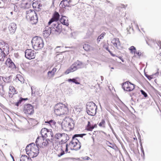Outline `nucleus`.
Segmentation results:
<instances>
[{"label":"nucleus","mask_w":161,"mask_h":161,"mask_svg":"<svg viewBox=\"0 0 161 161\" xmlns=\"http://www.w3.org/2000/svg\"><path fill=\"white\" fill-rule=\"evenodd\" d=\"M31 43L33 48L36 50L41 49L44 46V42L42 39L40 37L35 36L32 39Z\"/></svg>","instance_id":"f257e3e1"},{"label":"nucleus","mask_w":161,"mask_h":161,"mask_svg":"<svg viewBox=\"0 0 161 161\" xmlns=\"http://www.w3.org/2000/svg\"><path fill=\"white\" fill-rule=\"evenodd\" d=\"M26 18L32 24H36L38 22V19L35 11L33 10H29L26 12Z\"/></svg>","instance_id":"f03ea898"},{"label":"nucleus","mask_w":161,"mask_h":161,"mask_svg":"<svg viewBox=\"0 0 161 161\" xmlns=\"http://www.w3.org/2000/svg\"><path fill=\"white\" fill-rule=\"evenodd\" d=\"M40 132L42 135V137L40 138H41L42 140L41 141H40V143L41 144L42 146V145H43L45 147L48 146L50 147H54V143L52 142V139H51V140L49 139H47L45 140L44 138H46V136H47V133H45L44 132L45 131Z\"/></svg>","instance_id":"7ed1b4c3"},{"label":"nucleus","mask_w":161,"mask_h":161,"mask_svg":"<svg viewBox=\"0 0 161 161\" xmlns=\"http://www.w3.org/2000/svg\"><path fill=\"white\" fill-rule=\"evenodd\" d=\"M71 119L68 117H66L62 124V128L64 131H70L74 127V125L71 123Z\"/></svg>","instance_id":"20e7f679"},{"label":"nucleus","mask_w":161,"mask_h":161,"mask_svg":"<svg viewBox=\"0 0 161 161\" xmlns=\"http://www.w3.org/2000/svg\"><path fill=\"white\" fill-rule=\"evenodd\" d=\"M83 66V63L77 60L65 72V74H68L71 72H73L77 70L78 69L81 68Z\"/></svg>","instance_id":"39448f33"},{"label":"nucleus","mask_w":161,"mask_h":161,"mask_svg":"<svg viewBox=\"0 0 161 161\" xmlns=\"http://www.w3.org/2000/svg\"><path fill=\"white\" fill-rule=\"evenodd\" d=\"M42 139L40 137H38L37 138L35 143H33L32 145H31V149L33 153H35V156L36 157L39 153V147H41L42 145L40 143V141H42Z\"/></svg>","instance_id":"423d86ee"},{"label":"nucleus","mask_w":161,"mask_h":161,"mask_svg":"<svg viewBox=\"0 0 161 161\" xmlns=\"http://www.w3.org/2000/svg\"><path fill=\"white\" fill-rule=\"evenodd\" d=\"M97 109V106L93 102H89L87 104L86 111L90 115H94L96 113Z\"/></svg>","instance_id":"0eeeda50"},{"label":"nucleus","mask_w":161,"mask_h":161,"mask_svg":"<svg viewBox=\"0 0 161 161\" xmlns=\"http://www.w3.org/2000/svg\"><path fill=\"white\" fill-rule=\"evenodd\" d=\"M76 137H72V140L69 144L71 149L72 150H78L80 149L81 146V143Z\"/></svg>","instance_id":"6e6552de"},{"label":"nucleus","mask_w":161,"mask_h":161,"mask_svg":"<svg viewBox=\"0 0 161 161\" xmlns=\"http://www.w3.org/2000/svg\"><path fill=\"white\" fill-rule=\"evenodd\" d=\"M23 111L24 113L27 115H32L34 113V107L31 104H25L23 108Z\"/></svg>","instance_id":"1a4fd4ad"},{"label":"nucleus","mask_w":161,"mask_h":161,"mask_svg":"<svg viewBox=\"0 0 161 161\" xmlns=\"http://www.w3.org/2000/svg\"><path fill=\"white\" fill-rule=\"evenodd\" d=\"M25 57L29 59H34L36 56L34 51L31 49H27L25 51Z\"/></svg>","instance_id":"9d476101"},{"label":"nucleus","mask_w":161,"mask_h":161,"mask_svg":"<svg viewBox=\"0 0 161 161\" xmlns=\"http://www.w3.org/2000/svg\"><path fill=\"white\" fill-rule=\"evenodd\" d=\"M122 87L124 90L127 91H132L135 88L134 85L129 81H126L122 85Z\"/></svg>","instance_id":"9b49d317"},{"label":"nucleus","mask_w":161,"mask_h":161,"mask_svg":"<svg viewBox=\"0 0 161 161\" xmlns=\"http://www.w3.org/2000/svg\"><path fill=\"white\" fill-rule=\"evenodd\" d=\"M33 144V143L29 144L26 146L25 148L26 153L31 158L36 157L35 156V153L32 151L31 147V145H32Z\"/></svg>","instance_id":"f8f14e48"},{"label":"nucleus","mask_w":161,"mask_h":161,"mask_svg":"<svg viewBox=\"0 0 161 161\" xmlns=\"http://www.w3.org/2000/svg\"><path fill=\"white\" fill-rule=\"evenodd\" d=\"M59 17L60 15L59 13L56 11L54 12L53 14L52 18L48 23V25H50L53 22H57L58 21L59 19Z\"/></svg>","instance_id":"ddd939ff"},{"label":"nucleus","mask_w":161,"mask_h":161,"mask_svg":"<svg viewBox=\"0 0 161 161\" xmlns=\"http://www.w3.org/2000/svg\"><path fill=\"white\" fill-rule=\"evenodd\" d=\"M61 105L62 108L60 115L67 114L69 112L68 105L67 104H65L62 103Z\"/></svg>","instance_id":"4468645a"},{"label":"nucleus","mask_w":161,"mask_h":161,"mask_svg":"<svg viewBox=\"0 0 161 161\" xmlns=\"http://www.w3.org/2000/svg\"><path fill=\"white\" fill-rule=\"evenodd\" d=\"M52 27L54 29L55 31L58 33H60L62 31V27L61 25L57 22L53 24Z\"/></svg>","instance_id":"2eb2a0df"},{"label":"nucleus","mask_w":161,"mask_h":161,"mask_svg":"<svg viewBox=\"0 0 161 161\" xmlns=\"http://www.w3.org/2000/svg\"><path fill=\"white\" fill-rule=\"evenodd\" d=\"M62 103H58L56 104L54 107V113L57 115L60 116L62 108Z\"/></svg>","instance_id":"dca6fc26"},{"label":"nucleus","mask_w":161,"mask_h":161,"mask_svg":"<svg viewBox=\"0 0 161 161\" xmlns=\"http://www.w3.org/2000/svg\"><path fill=\"white\" fill-rule=\"evenodd\" d=\"M18 93L14 87L10 86L9 87L8 96L10 97H12L13 96Z\"/></svg>","instance_id":"f3484780"},{"label":"nucleus","mask_w":161,"mask_h":161,"mask_svg":"<svg viewBox=\"0 0 161 161\" xmlns=\"http://www.w3.org/2000/svg\"><path fill=\"white\" fill-rule=\"evenodd\" d=\"M5 64L8 67L12 69H14L16 68L15 64L10 58L7 59Z\"/></svg>","instance_id":"a211bd4d"},{"label":"nucleus","mask_w":161,"mask_h":161,"mask_svg":"<svg viewBox=\"0 0 161 161\" xmlns=\"http://www.w3.org/2000/svg\"><path fill=\"white\" fill-rule=\"evenodd\" d=\"M97 127V125L94 124L92 122L88 121V124L86 126V129L88 131H92L94 128Z\"/></svg>","instance_id":"6ab92c4d"},{"label":"nucleus","mask_w":161,"mask_h":161,"mask_svg":"<svg viewBox=\"0 0 161 161\" xmlns=\"http://www.w3.org/2000/svg\"><path fill=\"white\" fill-rule=\"evenodd\" d=\"M51 32V29L48 26L46 27L43 32V35L44 37L47 38L50 35Z\"/></svg>","instance_id":"aec40b11"},{"label":"nucleus","mask_w":161,"mask_h":161,"mask_svg":"<svg viewBox=\"0 0 161 161\" xmlns=\"http://www.w3.org/2000/svg\"><path fill=\"white\" fill-rule=\"evenodd\" d=\"M60 21L63 25L68 26L69 25V22L67 17L64 16H62L60 19Z\"/></svg>","instance_id":"412c9836"},{"label":"nucleus","mask_w":161,"mask_h":161,"mask_svg":"<svg viewBox=\"0 0 161 161\" xmlns=\"http://www.w3.org/2000/svg\"><path fill=\"white\" fill-rule=\"evenodd\" d=\"M32 6L35 10L39 11L40 10V7H41L42 5L37 0H34L33 1Z\"/></svg>","instance_id":"4be33fe9"},{"label":"nucleus","mask_w":161,"mask_h":161,"mask_svg":"<svg viewBox=\"0 0 161 161\" xmlns=\"http://www.w3.org/2000/svg\"><path fill=\"white\" fill-rule=\"evenodd\" d=\"M8 29L11 33H14L16 29V25L14 23H11L8 27Z\"/></svg>","instance_id":"5701e85b"},{"label":"nucleus","mask_w":161,"mask_h":161,"mask_svg":"<svg viewBox=\"0 0 161 161\" xmlns=\"http://www.w3.org/2000/svg\"><path fill=\"white\" fill-rule=\"evenodd\" d=\"M72 2L71 0H69L68 1L67 0H62L60 3V5L63 8H65L66 7H69V3Z\"/></svg>","instance_id":"b1692460"},{"label":"nucleus","mask_w":161,"mask_h":161,"mask_svg":"<svg viewBox=\"0 0 161 161\" xmlns=\"http://www.w3.org/2000/svg\"><path fill=\"white\" fill-rule=\"evenodd\" d=\"M56 71V68H54L51 71H49L47 72V75L48 77L49 78H51L53 77Z\"/></svg>","instance_id":"393cba45"},{"label":"nucleus","mask_w":161,"mask_h":161,"mask_svg":"<svg viewBox=\"0 0 161 161\" xmlns=\"http://www.w3.org/2000/svg\"><path fill=\"white\" fill-rule=\"evenodd\" d=\"M112 43L114 46L116 47L120 45V42L119 39L118 38H114L112 42Z\"/></svg>","instance_id":"a878e982"},{"label":"nucleus","mask_w":161,"mask_h":161,"mask_svg":"<svg viewBox=\"0 0 161 161\" xmlns=\"http://www.w3.org/2000/svg\"><path fill=\"white\" fill-rule=\"evenodd\" d=\"M20 161H32V159L26 155H22L20 158Z\"/></svg>","instance_id":"bb28decb"},{"label":"nucleus","mask_w":161,"mask_h":161,"mask_svg":"<svg viewBox=\"0 0 161 161\" xmlns=\"http://www.w3.org/2000/svg\"><path fill=\"white\" fill-rule=\"evenodd\" d=\"M147 42L149 45L152 47L155 45V42L153 39H149L147 40Z\"/></svg>","instance_id":"cd10ccee"},{"label":"nucleus","mask_w":161,"mask_h":161,"mask_svg":"<svg viewBox=\"0 0 161 161\" xmlns=\"http://www.w3.org/2000/svg\"><path fill=\"white\" fill-rule=\"evenodd\" d=\"M61 138L62 139L61 140H63L64 141H65L67 142L69 139V137L67 134L62 133Z\"/></svg>","instance_id":"c85d7f7f"},{"label":"nucleus","mask_w":161,"mask_h":161,"mask_svg":"<svg viewBox=\"0 0 161 161\" xmlns=\"http://www.w3.org/2000/svg\"><path fill=\"white\" fill-rule=\"evenodd\" d=\"M159 74V73L157 72L154 74H153L152 75H148L147 74H145V76L147 77V78L149 80H151L152 79L154 78H155L154 77V76L155 75H158Z\"/></svg>","instance_id":"c756f323"},{"label":"nucleus","mask_w":161,"mask_h":161,"mask_svg":"<svg viewBox=\"0 0 161 161\" xmlns=\"http://www.w3.org/2000/svg\"><path fill=\"white\" fill-rule=\"evenodd\" d=\"M83 48L86 51H89L91 49V46L88 44H85L83 45Z\"/></svg>","instance_id":"7c9ffc66"},{"label":"nucleus","mask_w":161,"mask_h":161,"mask_svg":"<svg viewBox=\"0 0 161 161\" xmlns=\"http://www.w3.org/2000/svg\"><path fill=\"white\" fill-rule=\"evenodd\" d=\"M5 93V91L4 90L3 85L2 84H0V94L3 95Z\"/></svg>","instance_id":"2f4dec72"},{"label":"nucleus","mask_w":161,"mask_h":161,"mask_svg":"<svg viewBox=\"0 0 161 161\" xmlns=\"http://www.w3.org/2000/svg\"><path fill=\"white\" fill-rule=\"evenodd\" d=\"M77 78H73L72 79H69L68 80V81L69 82H72L76 84H80V82L77 80Z\"/></svg>","instance_id":"473e14b6"},{"label":"nucleus","mask_w":161,"mask_h":161,"mask_svg":"<svg viewBox=\"0 0 161 161\" xmlns=\"http://www.w3.org/2000/svg\"><path fill=\"white\" fill-rule=\"evenodd\" d=\"M16 80H18L21 83L24 82V79L23 77L20 75H16Z\"/></svg>","instance_id":"72a5a7b5"},{"label":"nucleus","mask_w":161,"mask_h":161,"mask_svg":"<svg viewBox=\"0 0 161 161\" xmlns=\"http://www.w3.org/2000/svg\"><path fill=\"white\" fill-rule=\"evenodd\" d=\"M129 50L130 51L131 53H135L136 51V48L133 46H132L130 47L129 48Z\"/></svg>","instance_id":"f704fd0d"},{"label":"nucleus","mask_w":161,"mask_h":161,"mask_svg":"<svg viewBox=\"0 0 161 161\" xmlns=\"http://www.w3.org/2000/svg\"><path fill=\"white\" fill-rule=\"evenodd\" d=\"M105 34L106 33L105 32H103L98 37L97 40L98 42H99L100 40L103 38Z\"/></svg>","instance_id":"c9c22d12"},{"label":"nucleus","mask_w":161,"mask_h":161,"mask_svg":"<svg viewBox=\"0 0 161 161\" xmlns=\"http://www.w3.org/2000/svg\"><path fill=\"white\" fill-rule=\"evenodd\" d=\"M105 125V121L104 119H102L99 123L98 125L101 127H104Z\"/></svg>","instance_id":"e433bc0d"},{"label":"nucleus","mask_w":161,"mask_h":161,"mask_svg":"<svg viewBox=\"0 0 161 161\" xmlns=\"http://www.w3.org/2000/svg\"><path fill=\"white\" fill-rule=\"evenodd\" d=\"M62 133H56L54 136V137L55 138L58 139L60 138H61V137H62Z\"/></svg>","instance_id":"4c0bfd02"},{"label":"nucleus","mask_w":161,"mask_h":161,"mask_svg":"<svg viewBox=\"0 0 161 161\" xmlns=\"http://www.w3.org/2000/svg\"><path fill=\"white\" fill-rule=\"evenodd\" d=\"M45 122L46 123H48L51 125H54L56 123V122H55V121L53 120H51L49 121H45Z\"/></svg>","instance_id":"58836bf2"},{"label":"nucleus","mask_w":161,"mask_h":161,"mask_svg":"<svg viewBox=\"0 0 161 161\" xmlns=\"http://www.w3.org/2000/svg\"><path fill=\"white\" fill-rule=\"evenodd\" d=\"M25 99L23 98H21L20 100H19V101L16 103L15 105L17 106H18L21 103V102L25 100Z\"/></svg>","instance_id":"ea45409f"},{"label":"nucleus","mask_w":161,"mask_h":161,"mask_svg":"<svg viewBox=\"0 0 161 161\" xmlns=\"http://www.w3.org/2000/svg\"><path fill=\"white\" fill-rule=\"evenodd\" d=\"M86 135L85 134H75L73 136L74 137H82L83 136Z\"/></svg>","instance_id":"a19ab883"},{"label":"nucleus","mask_w":161,"mask_h":161,"mask_svg":"<svg viewBox=\"0 0 161 161\" xmlns=\"http://www.w3.org/2000/svg\"><path fill=\"white\" fill-rule=\"evenodd\" d=\"M134 54L136 56H138L140 57L142 54V53L140 51H136L135 53H134Z\"/></svg>","instance_id":"79ce46f5"},{"label":"nucleus","mask_w":161,"mask_h":161,"mask_svg":"<svg viewBox=\"0 0 161 161\" xmlns=\"http://www.w3.org/2000/svg\"><path fill=\"white\" fill-rule=\"evenodd\" d=\"M61 152L60 153L58 154V157H60L61 156L64 155L65 153V152L64 150H63L62 149H61Z\"/></svg>","instance_id":"37998d69"},{"label":"nucleus","mask_w":161,"mask_h":161,"mask_svg":"<svg viewBox=\"0 0 161 161\" xmlns=\"http://www.w3.org/2000/svg\"><path fill=\"white\" fill-rule=\"evenodd\" d=\"M141 92L142 94L143 95H144V97H147V94L144 91H143V90H141Z\"/></svg>","instance_id":"c03bdc74"},{"label":"nucleus","mask_w":161,"mask_h":161,"mask_svg":"<svg viewBox=\"0 0 161 161\" xmlns=\"http://www.w3.org/2000/svg\"><path fill=\"white\" fill-rule=\"evenodd\" d=\"M2 56H3V58L4 61L5 59L7 58V55L4 53L2 52Z\"/></svg>","instance_id":"a18cd8bd"},{"label":"nucleus","mask_w":161,"mask_h":161,"mask_svg":"<svg viewBox=\"0 0 161 161\" xmlns=\"http://www.w3.org/2000/svg\"><path fill=\"white\" fill-rule=\"evenodd\" d=\"M0 61H4V59L3 58V56H2V52H1L0 53Z\"/></svg>","instance_id":"49530a36"},{"label":"nucleus","mask_w":161,"mask_h":161,"mask_svg":"<svg viewBox=\"0 0 161 161\" xmlns=\"http://www.w3.org/2000/svg\"><path fill=\"white\" fill-rule=\"evenodd\" d=\"M66 142L65 141H64L63 140H61L59 142V143L60 145H62L65 143Z\"/></svg>","instance_id":"de8ad7c7"},{"label":"nucleus","mask_w":161,"mask_h":161,"mask_svg":"<svg viewBox=\"0 0 161 161\" xmlns=\"http://www.w3.org/2000/svg\"><path fill=\"white\" fill-rule=\"evenodd\" d=\"M157 44L158 46L160 47V49H161V42L160 41H158L157 42Z\"/></svg>","instance_id":"09e8293b"},{"label":"nucleus","mask_w":161,"mask_h":161,"mask_svg":"<svg viewBox=\"0 0 161 161\" xmlns=\"http://www.w3.org/2000/svg\"><path fill=\"white\" fill-rule=\"evenodd\" d=\"M81 158L84 160H89L90 159V158L87 156H86L85 157H82Z\"/></svg>","instance_id":"8fccbe9b"},{"label":"nucleus","mask_w":161,"mask_h":161,"mask_svg":"<svg viewBox=\"0 0 161 161\" xmlns=\"http://www.w3.org/2000/svg\"><path fill=\"white\" fill-rule=\"evenodd\" d=\"M106 50H108V51L110 53V54L113 57L116 56V55L114 54L111 51H110V50H108V48H106Z\"/></svg>","instance_id":"3c124183"},{"label":"nucleus","mask_w":161,"mask_h":161,"mask_svg":"<svg viewBox=\"0 0 161 161\" xmlns=\"http://www.w3.org/2000/svg\"><path fill=\"white\" fill-rule=\"evenodd\" d=\"M141 151L142 152V153L143 155V156H144V155H145L144 152V151L143 150V149L142 146V147H141Z\"/></svg>","instance_id":"603ef678"},{"label":"nucleus","mask_w":161,"mask_h":161,"mask_svg":"<svg viewBox=\"0 0 161 161\" xmlns=\"http://www.w3.org/2000/svg\"><path fill=\"white\" fill-rule=\"evenodd\" d=\"M75 0V1L74 3H72V5H75L78 3V0Z\"/></svg>","instance_id":"864d4df0"},{"label":"nucleus","mask_w":161,"mask_h":161,"mask_svg":"<svg viewBox=\"0 0 161 161\" xmlns=\"http://www.w3.org/2000/svg\"><path fill=\"white\" fill-rule=\"evenodd\" d=\"M104 117L105 118V119L107 120L108 119V117L107 116V114H105L104 115Z\"/></svg>","instance_id":"5fc2aeb1"},{"label":"nucleus","mask_w":161,"mask_h":161,"mask_svg":"<svg viewBox=\"0 0 161 161\" xmlns=\"http://www.w3.org/2000/svg\"><path fill=\"white\" fill-rule=\"evenodd\" d=\"M118 58H119L120 60H121V61L123 62H124V60H123V59L121 57H118Z\"/></svg>","instance_id":"6e6d98bb"},{"label":"nucleus","mask_w":161,"mask_h":161,"mask_svg":"<svg viewBox=\"0 0 161 161\" xmlns=\"http://www.w3.org/2000/svg\"><path fill=\"white\" fill-rule=\"evenodd\" d=\"M46 130L47 131H48V129H47V128H43L42 129L41 131H42L43 130Z\"/></svg>","instance_id":"4d7b16f0"},{"label":"nucleus","mask_w":161,"mask_h":161,"mask_svg":"<svg viewBox=\"0 0 161 161\" xmlns=\"http://www.w3.org/2000/svg\"><path fill=\"white\" fill-rule=\"evenodd\" d=\"M50 132V135H51L52 137L53 136V131H47V132Z\"/></svg>","instance_id":"13d9d810"},{"label":"nucleus","mask_w":161,"mask_h":161,"mask_svg":"<svg viewBox=\"0 0 161 161\" xmlns=\"http://www.w3.org/2000/svg\"><path fill=\"white\" fill-rule=\"evenodd\" d=\"M138 132H139V131H136V132L137 134L138 135H139V137H141V136H140V134H139V133Z\"/></svg>","instance_id":"bf43d9fd"},{"label":"nucleus","mask_w":161,"mask_h":161,"mask_svg":"<svg viewBox=\"0 0 161 161\" xmlns=\"http://www.w3.org/2000/svg\"><path fill=\"white\" fill-rule=\"evenodd\" d=\"M68 151V148H66L65 150V152H67Z\"/></svg>","instance_id":"052dcab7"},{"label":"nucleus","mask_w":161,"mask_h":161,"mask_svg":"<svg viewBox=\"0 0 161 161\" xmlns=\"http://www.w3.org/2000/svg\"><path fill=\"white\" fill-rule=\"evenodd\" d=\"M10 155L11 156V158L13 159L14 160V158L13 156L11 154H10Z\"/></svg>","instance_id":"680f3d73"},{"label":"nucleus","mask_w":161,"mask_h":161,"mask_svg":"<svg viewBox=\"0 0 161 161\" xmlns=\"http://www.w3.org/2000/svg\"><path fill=\"white\" fill-rule=\"evenodd\" d=\"M66 148H68V144H66Z\"/></svg>","instance_id":"e2e57ef3"},{"label":"nucleus","mask_w":161,"mask_h":161,"mask_svg":"<svg viewBox=\"0 0 161 161\" xmlns=\"http://www.w3.org/2000/svg\"><path fill=\"white\" fill-rule=\"evenodd\" d=\"M76 159L77 160H80V158H77Z\"/></svg>","instance_id":"0e129e2a"},{"label":"nucleus","mask_w":161,"mask_h":161,"mask_svg":"<svg viewBox=\"0 0 161 161\" xmlns=\"http://www.w3.org/2000/svg\"><path fill=\"white\" fill-rule=\"evenodd\" d=\"M13 12H11L10 14L12 15L13 14Z\"/></svg>","instance_id":"69168bd1"},{"label":"nucleus","mask_w":161,"mask_h":161,"mask_svg":"<svg viewBox=\"0 0 161 161\" xmlns=\"http://www.w3.org/2000/svg\"><path fill=\"white\" fill-rule=\"evenodd\" d=\"M92 139H93V140H94V139L93 136H92Z\"/></svg>","instance_id":"338daca9"},{"label":"nucleus","mask_w":161,"mask_h":161,"mask_svg":"<svg viewBox=\"0 0 161 161\" xmlns=\"http://www.w3.org/2000/svg\"><path fill=\"white\" fill-rule=\"evenodd\" d=\"M134 139H136V137L135 138V137H134Z\"/></svg>","instance_id":"774afa93"}]
</instances>
